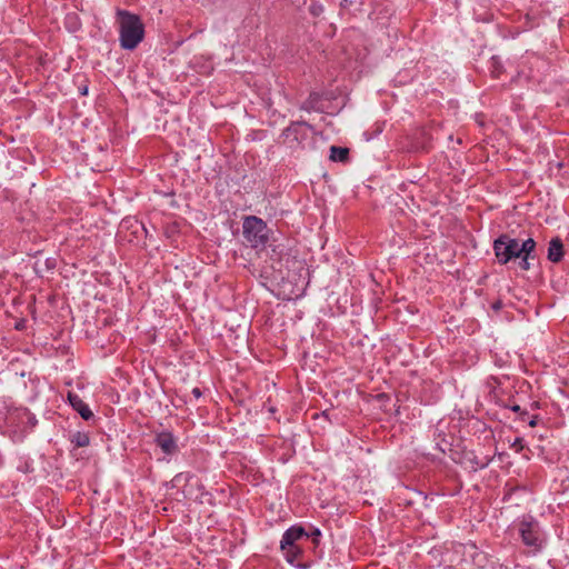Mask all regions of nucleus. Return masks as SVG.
<instances>
[{"instance_id": "nucleus-1", "label": "nucleus", "mask_w": 569, "mask_h": 569, "mask_svg": "<svg viewBox=\"0 0 569 569\" xmlns=\"http://www.w3.org/2000/svg\"><path fill=\"white\" fill-rule=\"evenodd\" d=\"M535 248L536 242L531 238L520 243L506 234L499 237L493 243L495 253L500 263L505 264L515 258H521L520 267L523 270L530 268L529 259Z\"/></svg>"}, {"instance_id": "nucleus-2", "label": "nucleus", "mask_w": 569, "mask_h": 569, "mask_svg": "<svg viewBox=\"0 0 569 569\" xmlns=\"http://www.w3.org/2000/svg\"><path fill=\"white\" fill-rule=\"evenodd\" d=\"M120 44L123 49L133 50L143 39L144 28L140 18L128 11L119 10Z\"/></svg>"}, {"instance_id": "nucleus-3", "label": "nucleus", "mask_w": 569, "mask_h": 569, "mask_svg": "<svg viewBox=\"0 0 569 569\" xmlns=\"http://www.w3.org/2000/svg\"><path fill=\"white\" fill-rule=\"evenodd\" d=\"M456 553L461 555V569H501L487 553L480 551L475 543L460 545Z\"/></svg>"}, {"instance_id": "nucleus-4", "label": "nucleus", "mask_w": 569, "mask_h": 569, "mask_svg": "<svg viewBox=\"0 0 569 569\" xmlns=\"http://www.w3.org/2000/svg\"><path fill=\"white\" fill-rule=\"evenodd\" d=\"M243 237L252 248H262L268 242V228L264 221L256 216L243 219Z\"/></svg>"}, {"instance_id": "nucleus-5", "label": "nucleus", "mask_w": 569, "mask_h": 569, "mask_svg": "<svg viewBox=\"0 0 569 569\" xmlns=\"http://www.w3.org/2000/svg\"><path fill=\"white\" fill-rule=\"evenodd\" d=\"M7 423L12 428L13 435L20 439L28 430L36 426L37 420L29 410L20 409L9 413Z\"/></svg>"}, {"instance_id": "nucleus-6", "label": "nucleus", "mask_w": 569, "mask_h": 569, "mask_svg": "<svg viewBox=\"0 0 569 569\" xmlns=\"http://www.w3.org/2000/svg\"><path fill=\"white\" fill-rule=\"evenodd\" d=\"M522 541L530 547L540 548L542 533L537 522H522L520 525Z\"/></svg>"}, {"instance_id": "nucleus-7", "label": "nucleus", "mask_w": 569, "mask_h": 569, "mask_svg": "<svg viewBox=\"0 0 569 569\" xmlns=\"http://www.w3.org/2000/svg\"><path fill=\"white\" fill-rule=\"evenodd\" d=\"M182 482L186 483V486L183 488L184 497L186 498H192L193 497L192 488L199 486L198 479L194 478L193 476L188 475V473H179V475H177L173 478L174 486H179Z\"/></svg>"}, {"instance_id": "nucleus-8", "label": "nucleus", "mask_w": 569, "mask_h": 569, "mask_svg": "<svg viewBox=\"0 0 569 569\" xmlns=\"http://www.w3.org/2000/svg\"><path fill=\"white\" fill-rule=\"evenodd\" d=\"M68 400L72 408L79 412V415L84 419L89 420L93 417L92 411L89 407L83 402V400L73 392H68Z\"/></svg>"}, {"instance_id": "nucleus-9", "label": "nucleus", "mask_w": 569, "mask_h": 569, "mask_svg": "<svg viewBox=\"0 0 569 569\" xmlns=\"http://www.w3.org/2000/svg\"><path fill=\"white\" fill-rule=\"evenodd\" d=\"M156 443L163 452L170 455L177 450V443L173 436L169 432H161L156 437Z\"/></svg>"}, {"instance_id": "nucleus-10", "label": "nucleus", "mask_w": 569, "mask_h": 569, "mask_svg": "<svg viewBox=\"0 0 569 569\" xmlns=\"http://www.w3.org/2000/svg\"><path fill=\"white\" fill-rule=\"evenodd\" d=\"M305 536V529L302 527H291L282 536L280 541V548L286 546H297L296 541Z\"/></svg>"}, {"instance_id": "nucleus-11", "label": "nucleus", "mask_w": 569, "mask_h": 569, "mask_svg": "<svg viewBox=\"0 0 569 569\" xmlns=\"http://www.w3.org/2000/svg\"><path fill=\"white\" fill-rule=\"evenodd\" d=\"M563 257V244L560 238H553L549 242L548 259L552 262H559Z\"/></svg>"}, {"instance_id": "nucleus-12", "label": "nucleus", "mask_w": 569, "mask_h": 569, "mask_svg": "<svg viewBox=\"0 0 569 569\" xmlns=\"http://www.w3.org/2000/svg\"><path fill=\"white\" fill-rule=\"evenodd\" d=\"M281 550L283 551L286 560L291 565L296 563L302 552L298 546H286L281 548Z\"/></svg>"}, {"instance_id": "nucleus-13", "label": "nucleus", "mask_w": 569, "mask_h": 569, "mask_svg": "<svg viewBox=\"0 0 569 569\" xmlns=\"http://www.w3.org/2000/svg\"><path fill=\"white\" fill-rule=\"evenodd\" d=\"M349 150L347 148L332 146L330 148V159L333 161H345L347 160Z\"/></svg>"}, {"instance_id": "nucleus-14", "label": "nucleus", "mask_w": 569, "mask_h": 569, "mask_svg": "<svg viewBox=\"0 0 569 569\" xmlns=\"http://www.w3.org/2000/svg\"><path fill=\"white\" fill-rule=\"evenodd\" d=\"M72 442L76 443L77 447H84L89 445V437L87 435L77 433L73 436Z\"/></svg>"}, {"instance_id": "nucleus-15", "label": "nucleus", "mask_w": 569, "mask_h": 569, "mask_svg": "<svg viewBox=\"0 0 569 569\" xmlns=\"http://www.w3.org/2000/svg\"><path fill=\"white\" fill-rule=\"evenodd\" d=\"M306 536L311 537L313 542H318V538L320 537L321 532L319 529L313 528L309 533L305 532Z\"/></svg>"}, {"instance_id": "nucleus-16", "label": "nucleus", "mask_w": 569, "mask_h": 569, "mask_svg": "<svg viewBox=\"0 0 569 569\" xmlns=\"http://www.w3.org/2000/svg\"><path fill=\"white\" fill-rule=\"evenodd\" d=\"M511 447L515 448L516 451H521L523 449L522 440L519 438L516 439Z\"/></svg>"}, {"instance_id": "nucleus-17", "label": "nucleus", "mask_w": 569, "mask_h": 569, "mask_svg": "<svg viewBox=\"0 0 569 569\" xmlns=\"http://www.w3.org/2000/svg\"><path fill=\"white\" fill-rule=\"evenodd\" d=\"M192 393L194 395V397H196V398H199V397L201 396V391H200V389H199V388H194V389L192 390Z\"/></svg>"}, {"instance_id": "nucleus-18", "label": "nucleus", "mask_w": 569, "mask_h": 569, "mask_svg": "<svg viewBox=\"0 0 569 569\" xmlns=\"http://www.w3.org/2000/svg\"><path fill=\"white\" fill-rule=\"evenodd\" d=\"M537 425V418L533 417L530 421H529V426L530 427H535Z\"/></svg>"}, {"instance_id": "nucleus-19", "label": "nucleus", "mask_w": 569, "mask_h": 569, "mask_svg": "<svg viewBox=\"0 0 569 569\" xmlns=\"http://www.w3.org/2000/svg\"><path fill=\"white\" fill-rule=\"evenodd\" d=\"M512 410H513V411H519V410H520V407H519V406H513V407H512Z\"/></svg>"}]
</instances>
